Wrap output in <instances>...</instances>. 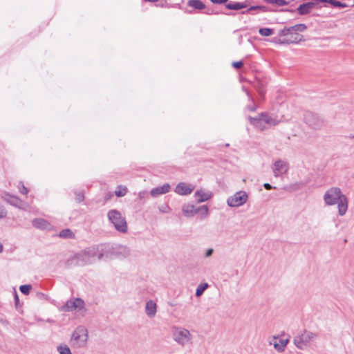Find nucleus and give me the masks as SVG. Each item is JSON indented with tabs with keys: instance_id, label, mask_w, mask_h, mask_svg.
Listing matches in <instances>:
<instances>
[{
	"instance_id": "nucleus-1",
	"label": "nucleus",
	"mask_w": 354,
	"mask_h": 354,
	"mask_svg": "<svg viewBox=\"0 0 354 354\" xmlns=\"http://www.w3.org/2000/svg\"><path fill=\"white\" fill-rule=\"evenodd\" d=\"M324 200L326 205H334L337 204L338 213L344 216L348 209V198L342 194L338 187H331L328 189L324 196Z\"/></svg>"
},
{
	"instance_id": "nucleus-2",
	"label": "nucleus",
	"mask_w": 354,
	"mask_h": 354,
	"mask_svg": "<svg viewBox=\"0 0 354 354\" xmlns=\"http://www.w3.org/2000/svg\"><path fill=\"white\" fill-rule=\"evenodd\" d=\"M102 256V252L99 251L97 248L92 247L77 254L73 257L69 259L66 263L68 266L73 264L84 266L95 262L96 259H101Z\"/></svg>"
},
{
	"instance_id": "nucleus-3",
	"label": "nucleus",
	"mask_w": 354,
	"mask_h": 354,
	"mask_svg": "<svg viewBox=\"0 0 354 354\" xmlns=\"http://www.w3.org/2000/svg\"><path fill=\"white\" fill-rule=\"evenodd\" d=\"M88 339V330L84 326H80L73 332L69 343L73 348H82L86 347Z\"/></svg>"
},
{
	"instance_id": "nucleus-4",
	"label": "nucleus",
	"mask_w": 354,
	"mask_h": 354,
	"mask_svg": "<svg viewBox=\"0 0 354 354\" xmlns=\"http://www.w3.org/2000/svg\"><path fill=\"white\" fill-rule=\"evenodd\" d=\"M173 340L180 346H185L192 344L193 342V335L191 332L183 327L173 326L172 328Z\"/></svg>"
},
{
	"instance_id": "nucleus-5",
	"label": "nucleus",
	"mask_w": 354,
	"mask_h": 354,
	"mask_svg": "<svg viewBox=\"0 0 354 354\" xmlns=\"http://www.w3.org/2000/svg\"><path fill=\"white\" fill-rule=\"evenodd\" d=\"M107 217L117 231L121 233L127 232L128 226L126 218L118 210H109L107 213Z\"/></svg>"
},
{
	"instance_id": "nucleus-6",
	"label": "nucleus",
	"mask_w": 354,
	"mask_h": 354,
	"mask_svg": "<svg viewBox=\"0 0 354 354\" xmlns=\"http://www.w3.org/2000/svg\"><path fill=\"white\" fill-rule=\"evenodd\" d=\"M250 122L260 131H263L267 126H276L279 123V120L272 118L267 113H261L257 118L249 117Z\"/></svg>"
},
{
	"instance_id": "nucleus-7",
	"label": "nucleus",
	"mask_w": 354,
	"mask_h": 354,
	"mask_svg": "<svg viewBox=\"0 0 354 354\" xmlns=\"http://www.w3.org/2000/svg\"><path fill=\"white\" fill-rule=\"evenodd\" d=\"M317 337V335L315 333L304 330L294 338L293 343L297 348L304 350L308 347Z\"/></svg>"
},
{
	"instance_id": "nucleus-8",
	"label": "nucleus",
	"mask_w": 354,
	"mask_h": 354,
	"mask_svg": "<svg viewBox=\"0 0 354 354\" xmlns=\"http://www.w3.org/2000/svg\"><path fill=\"white\" fill-rule=\"evenodd\" d=\"M248 200V194L245 191H239L228 197L227 204L231 207H238L246 203Z\"/></svg>"
},
{
	"instance_id": "nucleus-9",
	"label": "nucleus",
	"mask_w": 354,
	"mask_h": 354,
	"mask_svg": "<svg viewBox=\"0 0 354 354\" xmlns=\"http://www.w3.org/2000/svg\"><path fill=\"white\" fill-rule=\"evenodd\" d=\"M304 119L305 122L314 129H319L324 125L323 119L310 111H306L304 113Z\"/></svg>"
},
{
	"instance_id": "nucleus-10",
	"label": "nucleus",
	"mask_w": 354,
	"mask_h": 354,
	"mask_svg": "<svg viewBox=\"0 0 354 354\" xmlns=\"http://www.w3.org/2000/svg\"><path fill=\"white\" fill-rule=\"evenodd\" d=\"M288 164L281 160H278L274 162L272 168V171L275 177L280 176L283 174H286L288 170Z\"/></svg>"
},
{
	"instance_id": "nucleus-11",
	"label": "nucleus",
	"mask_w": 354,
	"mask_h": 354,
	"mask_svg": "<svg viewBox=\"0 0 354 354\" xmlns=\"http://www.w3.org/2000/svg\"><path fill=\"white\" fill-rule=\"evenodd\" d=\"M194 188L195 187L192 184L180 182L176 186L174 192L178 195L187 196L190 194Z\"/></svg>"
},
{
	"instance_id": "nucleus-12",
	"label": "nucleus",
	"mask_w": 354,
	"mask_h": 354,
	"mask_svg": "<svg viewBox=\"0 0 354 354\" xmlns=\"http://www.w3.org/2000/svg\"><path fill=\"white\" fill-rule=\"evenodd\" d=\"M84 302L80 298L71 299L68 301L62 307V310L66 312L73 311L77 308L82 309L84 308Z\"/></svg>"
},
{
	"instance_id": "nucleus-13",
	"label": "nucleus",
	"mask_w": 354,
	"mask_h": 354,
	"mask_svg": "<svg viewBox=\"0 0 354 354\" xmlns=\"http://www.w3.org/2000/svg\"><path fill=\"white\" fill-rule=\"evenodd\" d=\"M269 343L274 346L276 351L282 352L288 344V339L274 336L270 339Z\"/></svg>"
},
{
	"instance_id": "nucleus-14",
	"label": "nucleus",
	"mask_w": 354,
	"mask_h": 354,
	"mask_svg": "<svg viewBox=\"0 0 354 354\" xmlns=\"http://www.w3.org/2000/svg\"><path fill=\"white\" fill-rule=\"evenodd\" d=\"M213 196V194L211 191L206 190L203 188H201L196 191L194 193V197L196 198L197 203L205 202Z\"/></svg>"
},
{
	"instance_id": "nucleus-15",
	"label": "nucleus",
	"mask_w": 354,
	"mask_h": 354,
	"mask_svg": "<svg viewBox=\"0 0 354 354\" xmlns=\"http://www.w3.org/2000/svg\"><path fill=\"white\" fill-rule=\"evenodd\" d=\"M170 185L168 183H165L162 186L153 188L150 192V194L153 197H157L161 194L168 193L170 191Z\"/></svg>"
},
{
	"instance_id": "nucleus-16",
	"label": "nucleus",
	"mask_w": 354,
	"mask_h": 354,
	"mask_svg": "<svg viewBox=\"0 0 354 354\" xmlns=\"http://www.w3.org/2000/svg\"><path fill=\"white\" fill-rule=\"evenodd\" d=\"M157 313V305L153 300L148 301L145 304V313L149 318H153Z\"/></svg>"
},
{
	"instance_id": "nucleus-17",
	"label": "nucleus",
	"mask_w": 354,
	"mask_h": 354,
	"mask_svg": "<svg viewBox=\"0 0 354 354\" xmlns=\"http://www.w3.org/2000/svg\"><path fill=\"white\" fill-rule=\"evenodd\" d=\"M32 224L36 228L41 230H48L51 227L50 224L44 218H35L32 220Z\"/></svg>"
},
{
	"instance_id": "nucleus-18",
	"label": "nucleus",
	"mask_w": 354,
	"mask_h": 354,
	"mask_svg": "<svg viewBox=\"0 0 354 354\" xmlns=\"http://www.w3.org/2000/svg\"><path fill=\"white\" fill-rule=\"evenodd\" d=\"M182 212L186 217H193L196 214V208L192 204H184L182 207Z\"/></svg>"
},
{
	"instance_id": "nucleus-19",
	"label": "nucleus",
	"mask_w": 354,
	"mask_h": 354,
	"mask_svg": "<svg viewBox=\"0 0 354 354\" xmlns=\"http://www.w3.org/2000/svg\"><path fill=\"white\" fill-rule=\"evenodd\" d=\"M314 6L315 3L313 2L305 3L298 7L297 11L301 15H306L310 12Z\"/></svg>"
},
{
	"instance_id": "nucleus-20",
	"label": "nucleus",
	"mask_w": 354,
	"mask_h": 354,
	"mask_svg": "<svg viewBox=\"0 0 354 354\" xmlns=\"http://www.w3.org/2000/svg\"><path fill=\"white\" fill-rule=\"evenodd\" d=\"M6 200L10 205L19 208L25 209L26 207V204L16 196H10Z\"/></svg>"
},
{
	"instance_id": "nucleus-21",
	"label": "nucleus",
	"mask_w": 354,
	"mask_h": 354,
	"mask_svg": "<svg viewBox=\"0 0 354 354\" xmlns=\"http://www.w3.org/2000/svg\"><path fill=\"white\" fill-rule=\"evenodd\" d=\"M286 38L287 39L288 44H297L303 39V35L297 32H291L288 37Z\"/></svg>"
},
{
	"instance_id": "nucleus-22",
	"label": "nucleus",
	"mask_w": 354,
	"mask_h": 354,
	"mask_svg": "<svg viewBox=\"0 0 354 354\" xmlns=\"http://www.w3.org/2000/svg\"><path fill=\"white\" fill-rule=\"evenodd\" d=\"M247 7V4L245 3L241 2H230L225 4V8L229 10H240Z\"/></svg>"
},
{
	"instance_id": "nucleus-23",
	"label": "nucleus",
	"mask_w": 354,
	"mask_h": 354,
	"mask_svg": "<svg viewBox=\"0 0 354 354\" xmlns=\"http://www.w3.org/2000/svg\"><path fill=\"white\" fill-rule=\"evenodd\" d=\"M196 214H198L201 219L207 218L209 214V209L207 205H202L196 208Z\"/></svg>"
},
{
	"instance_id": "nucleus-24",
	"label": "nucleus",
	"mask_w": 354,
	"mask_h": 354,
	"mask_svg": "<svg viewBox=\"0 0 354 354\" xmlns=\"http://www.w3.org/2000/svg\"><path fill=\"white\" fill-rule=\"evenodd\" d=\"M187 4L189 6L198 10H202L205 8V4L201 0H190Z\"/></svg>"
},
{
	"instance_id": "nucleus-25",
	"label": "nucleus",
	"mask_w": 354,
	"mask_h": 354,
	"mask_svg": "<svg viewBox=\"0 0 354 354\" xmlns=\"http://www.w3.org/2000/svg\"><path fill=\"white\" fill-rule=\"evenodd\" d=\"M127 193V188L123 185L118 186L115 191V194L118 197H122V196H125Z\"/></svg>"
},
{
	"instance_id": "nucleus-26",
	"label": "nucleus",
	"mask_w": 354,
	"mask_h": 354,
	"mask_svg": "<svg viewBox=\"0 0 354 354\" xmlns=\"http://www.w3.org/2000/svg\"><path fill=\"white\" fill-rule=\"evenodd\" d=\"M208 288V284L207 283H201L198 286L196 290V296L200 297L202 295L203 292Z\"/></svg>"
},
{
	"instance_id": "nucleus-27",
	"label": "nucleus",
	"mask_w": 354,
	"mask_h": 354,
	"mask_svg": "<svg viewBox=\"0 0 354 354\" xmlns=\"http://www.w3.org/2000/svg\"><path fill=\"white\" fill-rule=\"evenodd\" d=\"M292 32H304L306 30L307 26L304 24H299L290 27Z\"/></svg>"
},
{
	"instance_id": "nucleus-28",
	"label": "nucleus",
	"mask_w": 354,
	"mask_h": 354,
	"mask_svg": "<svg viewBox=\"0 0 354 354\" xmlns=\"http://www.w3.org/2000/svg\"><path fill=\"white\" fill-rule=\"evenodd\" d=\"M59 236L62 237V238H69V239H71V238L74 237V234H73V232L71 230L66 229V230H62L59 232Z\"/></svg>"
},
{
	"instance_id": "nucleus-29",
	"label": "nucleus",
	"mask_w": 354,
	"mask_h": 354,
	"mask_svg": "<svg viewBox=\"0 0 354 354\" xmlns=\"http://www.w3.org/2000/svg\"><path fill=\"white\" fill-rule=\"evenodd\" d=\"M259 32L262 36L268 37L274 33V30L268 28H262L259 30Z\"/></svg>"
},
{
	"instance_id": "nucleus-30",
	"label": "nucleus",
	"mask_w": 354,
	"mask_h": 354,
	"mask_svg": "<svg viewBox=\"0 0 354 354\" xmlns=\"http://www.w3.org/2000/svg\"><path fill=\"white\" fill-rule=\"evenodd\" d=\"M326 3L331 4L334 7H338L341 8L347 7V4L336 0H327Z\"/></svg>"
},
{
	"instance_id": "nucleus-31",
	"label": "nucleus",
	"mask_w": 354,
	"mask_h": 354,
	"mask_svg": "<svg viewBox=\"0 0 354 354\" xmlns=\"http://www.w3.org/2000/svg\"><path fill=\"white\" fill-rule=\"evenodd\" d=\"M59 354H72L69 347L66 345H60L57 347Z\"/></svg>"
},
{
	"instance_id": "nucleus-32",
	"label": "nucleus",
	"mask_w": 354,
	"mask_h": 354,
	"mask_svg": "<svg viewBox=\"0 0 354 354\" xmlns=\"http://www.w3.org/2000/svg\"><path fill=\"white\" fill-rule=\"evenodd\" d=\"M262 10L263 11H266V8L264 6H250L248 10L243 11L242 14H243V15L249 14L252 10Z\"/></svg>"
},
{
	"instance_id": "nucleus-33",
	"label": "nucleus",
	"mask_w": 354,
	"mask_h": 354,
	"mask_svg": "<svg viewBox=\"0 0 354 354\" xmlns=\"http://www.w3.org/2000/svg\"><path fill=\"white\" fill-rule=\"evenodd\" d=\"M267 3L271 4H276L279 6H286L288 4V2L286 0H265Z\"/></svg>"
},
{
	"instance_id": "nucleus-34",
	"label": "nucleus",
	"mask_w": 354,
	"mask_h": 354,
	"mask_svg": "<svg viewBox=\"0 0 354 354\" xmlns=\"http://www.w3.org/2000/svg\"><path fill=\"white\" fill-rule=\"evenodd\" d=\"M292 32L290 27L285 28L281 30L279 32V35L281 37H288L289 34Z\"/></svg>"
},
{
	"instance_id": "nucleus-35",
	"label": "nucleus",
	"mask_w": 354,
	"mask_h": 354,
	"mask_svg": "<svg viewBox=\"0 0 354 354\" xmlns=\"http://www.w3.org/2000/svg\"><path fill=\"white\" fill-rule=\"evenodd\" d=\"M32 287L30 285H22L20 286V291L24 295H28Z\"/></svg>"
},
{
	"instance_id": "nucleus-36",
	"label": "nucleus",
	"mask_w": 354,
	"mask_h": 354,
	"mask_svg": "<svg viewBox=\"0 0 354 354\" xmlns=\"http://www.w3.org/2000/svg\"><path fill=\"white\" fill-rule=\"evenodd\" d=\"M274 42L279 44H288L287 39L285 38H281V37H274L273 39Z\"/></svg>"
},
{
	"instance_id": "nucleus-37",
	"label": "nucleus",
	"mask_w": 354,
	"mask_h": 354,
	"mask_svg": "<svg viewBox=\"0 0 354 354\" xmlns=\"http://www.w3.org/2000/svg\"><path fill=\"white\" fill-rule=\"evenodd\" d=\"M19 190L20 193H21L23 194H27L28 192V189L23 184H21V183L19 185Z\"/></svg>"
},
{
	"instance_id": "nucleus-38",
	"label": "nucleus",
	"mask_w": 354,
	"mask_h": 354,
	"mask_svg": "<svg viewBox=\"0 0 354 354\" xmlns=\"http://www.w3.org/2000/svg\"><path fill=\"white\" fill-rule=\"evenodd\" d=\"M7 212L6 209L2 205H0V218H5Z\"/></svg>"
},
{
	"instance_id": "nucleus-39",
	"label": "nucleus",
	"mask_w": 354,
	"mask_h": 354,
	"mask_svg": "<svg viewBox=\"0 0 354 354\" xmlns=\"http://www.w3.org/2000/svg\"><path fill=\"white\" fill-rule=\"evenodd\" d=\"M257 91L260 95L263 96L265 93V90L263 88V84L261 83H259Z\"/></svg>"
},
{
	"instance_id": "nucleus-40",
	"label": "nucleus",
	"mask_w": 354,
	"mask_h": 354,
	"mask_svg": "<svg viewBox=\"0 0 354 354\" xmlns=\"http://www.w3.org/2000/svg\"><path fill=\"white\" fill-rule=\"evenodd\" d=\"M243 63L241 61L239 62H234L232 63V66L236 68H240L243 66Z\"/></svg>"
},
{
	"instance_id": "nucleus-41",
	"label": "nucleus",
	"mask_w": 354,
	"mask_h": 354,
	"mask_svg": "<svg viewBox=\"0 0 354 354\" xmlns=\"http://www.w3.org/2000/svg\"><path fill=\"white\" fill-rule=\"evenodd\" d=\"M84 194L82 193L77 194V195H76V201L78 203L82 202L84 200Z\"/></svg>"
},
{
	"instance_id": "nucleus-42",
	"label": "nucleus",
	"mask_w": 354,
	"mask_h": 354,
	"mask_svg": "<svg viewBox=\"0 0 354 354\" xmlns=\"http://www.w3.org/2000/svg\"><path fill=\"white\" fill-rule=\"evenodd\" d=\"M213 252H214V250H213L212 248H209V249L207 250V251L205 252V257H210L212 254Z\"/></svg>"
},
{
	"instance_id": "nucleus-43",
	"label": "nucleus",
	"mask_w": 354,
	"mask_h": 354,
	"mask_svg": "<svg viewBox=\"0 0 354 354\" xmlns=\"http://www.w3.org/2000/svg\"><path fill=\"white\" fill-rule=\"evenodd\" d=\"M214 3L221 4L227 1V0H210Z\"/></svg>"
},
{
	"instance_id": "nucleus-44",
	"label": "nucleus",
	"mask_w": 354,
	"mask_h": 354,
	"mask_svg": "<svg viewBox=\"0 0 354 354\" xmlns=\"http://www.w3.org/2000/svg\"><path fill=\"white\" fill-rule=\"evenodd\" d=\"M263 187H264L266 189H268V190H270V189H272V185H271L270 184H269V183H265V184L263 185Z\"/></svg>"
},
{
	"instance_id": "nucleus-45",
	"label": "nucleus",
	"mask_w": 354,
	"mask_h": 354,
	"mask_svg": "<svg viewBox=\"0 0 354 354\" xmlns=\"http://www.w3.org/2000/svg\"><path fill=\"white\" fill-rule=\"evenodd\" d=\"M112 196H113V194H112L111 193H109V194L107 195V196H106V200H109V199H110V198L112 197Z\"/></svg>"
},
{
	"instance_id": "nucleus-46",
	"label": "nucleus",
	"mask_w": 354,
	"mask_h": 354,
	"mask_svg": "<svg viewBox=\"0 0 354 354\" xmlns=\"http://www.w3.org/2000/svg\"><path fill=\"white\" fill-rule=\"evenodd\" d=\"M3 250V245L0 243V253H1Z\"/></svg>"
},
{
	"instance_id": "nucleus-47",
	"label": "nucleus",
	"mask_w": 354,
	"mask_h": 354,
	"mask_svg": "<svg viewBox=\"0 0 354 354\" xmlns=\"http://www.w3.org/2000/svg\"><path fill=\"white\" fill-rule=\"evenodd\" d=\"M349 138L351 139V140H354V133L353 134H351Z\"/></svg>"
},
{
	"instance_id": "nucleus-48",
	"label": "nucleus",
	"mask_w": 354,
	"mask_h": 354,
	"mask_svg": "<svg viewBox=\"0 0 354 354\" xmlns=\"http://www.w3.org/2000/svg\"><path fill=\"white\" fill-rule=\"evenodd\" d=\"M15 299H16V301H18V296L17 294L15 295Z\"/></svg>"
},
{
	"instance_id": "nucleus-49",
	"label": "nucleus",
	"mask_w": 354,
	"mask_h": 354,
	"mask_svg": "<svg viewBox=\"0 0 354 354\" xmlns=\"http://www.w3.org/2000/svg\"><path fill=\"white\" fill-rule=\"evenodd\" d=\"M250 110H252V111H255V110H256V108H255V107H253V109H250Z\"/></svg>"
}]
</instances>
